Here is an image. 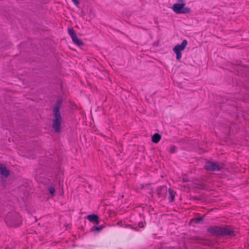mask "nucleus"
Listing matches in <instances>:
<instances>
[{
	"label": "nucleus",
	"instance_id": "f257e3e1",
	"mask_svg": "<svg viewBox=\"0 0 249 249\" xmlns=\"http://www.w3.org/2000/svg\"><path fill=\"white\" fill-rule=\"evenodd\" d=\"M61 105V102H57L53 109L54 118L53 120V127L56 132H59L60 129V125L62 122V117L59 109Z\"/></svg>",
	"mask_w": 249,
	"mask_h": 249
},
{
	"label": "nucleus",
	"instance_id": "f03ea898",
	"mask_svg": "<svg viewBox=\"0 0 249 249\" xmlns=\"http://www.w3.org/2000/svg\"><path fill=\"white\" fill-rule=\"evenodd\" d=\"M185 2L183 0H179L178 3L173 4V11L177 14H187L191 12L190 8L185 7Z\"/></svg>",
	"mask_w": 249,
	"mask_h": 249
},
{
	"label": "nucleus",
	"instance_id": "7ed1b4c3",
	"mask_svg": "<svg viewBox=\"0 0 249 249\" xmlns=\"http://www.w3.org/2000/svg\"><path fill=\"white\" fill-rule=\"evenodd\" d=\"M209 231L212 234L221 235H231L233 232L230 229L221 227H211Z\"/></svg>",
	"mask_w": 249,
	"mask_h": 249
},
{
	"label": "nucleus",
	"instance_id": "20e7f679",
	"mask_svg": "<svg viewBox=\"0 0 249 249\" xmlns=\"http://www.w3.org/2000/svg\"><path fill=\"white\" fill-rule=\"evenodd\" d=\"M187 45V41L184 39L180 44L176 45L173 49V52L176 54V58L179 60L182 57L181 52L183 51Z\"/></svg>",
	"mask_w": 249,
	"mask_h": 249
},
{
	"label": "nucleus",
	"instance_id": "39448f33",
	"mask_svg": "<svg viewBox=\"0 0 249 249\" xmlns=\"http://www.w3.org/2000/svg\"><path fill=\"white\" fill-rule=\"evenodd\" d=\"M68 32L69 35L71 36L73 42L74 44H76L79 46H80L83 44L82 41L77 37L75 33V31L73 28L69 29Z\"/></svg>",
	"mask_w": 249,
	"mask_h": 249
},
{
	"label": "nucleus",
	"instance_id": "423d86ee",
	"mask_svg": "<svg viewBox=\"0 0 249 249\" xmlns=\"http://www.w3.org/2000/svg\"><path fill=\"white\" fill-rule=\"evenodd\" d=\"M205 167L207 170L213 171H219L221 169V167L219 165L211 161L207 162Z\"/></svg>",
	"mask_w": 249,
	"mask_h": 249
},
{
	"label": "nucleus",
	"instance_id": "0eeeda50",
	"mask_svg": "<svg viewBox=\"0 0 249 249\" xmlns=\"http://www.w3.org/2000/svg\"><path fill=\"white\" fill-rule=\"evenodd\" d=\"M6 225L9 227H17L21 224L20 219H5Z\"/></svg>",
	"mask_w": 249,
	"mask_h": 249
},
{
	"label": "nucleus",
	"instance_id": "6e6552de",
	"mask_svg": "<svg viewBox=\"0 0 249 249\" xmlns=\"http://www.w3.org/2000/svg\"><path fill=\"white\" fill-rule=\"evenodd\" d=\"M0 173L1 175L7 177L9 174V171L6 167L2 164L0 163Z\"/></svg>",
	"mask_w": 249,
	"mask_h": 249
},
{
	"label": "nucleus",
	"instance_id": "1a4fd4ad",
	"mask_svg": "<svg viewBox=\"0 0 249 249\" xmlns=\"http://www.w3.org/2000/svg\"><path fill=\"white\" fill-rule=\"evenodd\" d=\"M161 139V136L158 133L154 134L152 137V141L154 143L159 142Z\"/></svg>",
	"mask_w": 249,
	"mask_h": 249
},
{
	"label": "nucleus",
	"instance_id": "9d476101",
	"mask_svg": "<svg viewBox=\"0 0 249 249\" xmlns=\"http://www.w3.org/2000/svg\"><path fill=\"white\" fill-rule=\"evenodd\" d=\"M169 194V201L173 202L175 199V193L172 189H169L168 190Z\"/></svg>",
	"mask_w": 249,
	"mask_h": 249
},
{
	"label": "nucleus",
	"instance_id": "9b49d317",
	"mask_svg": "<svg viewBox=\"0 0 249 249\" xmlns=\"http://www.w3.org/2000/svg\"><path fill=\"white\" fill-rule=\"evenodd\" d=\"M103 229L102 226H99L98 227H93L91 229L92 231H100Z\"/></svg>",
	"mask_w": 249,
	"mask_h": 249
},
{
	"label": "nucleus",
	"instance_id": "f8f14e48",
	"mask_svg": "<svg viewBox=\"0 0 249 249\" xmlns=\"http://www.w3.org/2000/svg\"><path fill=\"white\" fill-rule=\"evenodd\" d=\"M90 222L92 223L93 224H98L99 222V219H89Z\"/></svg>",
	"mask_w": 249,
	"mask_h": 249
},
{
	"label": "nucleus",
	"instance_id": "ddd939ff",
	"mask_svg": "<svg viewBox=\"0 0 249 249\" xmlns=\"http://www.w3.org/2000/svg\"><path fill=\"white\" fill-rule=\"evenodd\" d=\"M50 193L53 196L55 192V188L53 186H50L49 188Z\"/></svg>",
	"mask_w": 249,
	"mask_h": 249
},
{
	"label": "nucleus",
	"instance_id": "4468645a",
	"mask_svg": "<svg viewBox=\"0 0 249 249\" xmlns=\"http://www.w3.org/2000/svg\"><path fill=\"white\" fill-rule=\"evenodd\" d=\"M85 218H98V216L96 214H92L88 215Z\"/></svg>",
	"mask_w": 249,
	"mask_h": 249
},
{
	"label": "nucleus",
	"instance_id": "2eb2a0df",
	"mask_svg": "<svg viewBox=\"0 0 249 249\" xmlns=\"http://www.w3.org/2000/svg\"><path fill=\"white\" fill-rule=\"evenodd\" d=\"M176 147L175 146H172L170 148V152L171 153H174L176 152Z\"/></svg>",
	"mask_w": 249,
	"mask_h": 249
},
{
	"label": "nucleus",
	"instance_id": "dca6fc26",
	"mask_svg": "<svg viewBox=\"0 0 249 249\" xmlns=\"http://www.w3.org/2000/svg\"><path fill=\"white\" fill-rule=\"evenodd\" d=\"M72 1L76 7H78L79 3L77 0H72Z\"/></svg>",
	"mask_w": 249,
	"mask_h": 249
},
{
	"label": "nucleus",
	"instance_id": "f3484780",
	"mask_svg": "<svg viewBox=\"0 0 249 249\" xmlns=\"http://www.w3.org/2000/svg\"><path fill=\"white\" fill-rule=\"evenodd\" d=\"M202 220V219H199V218L193 219V221L194 220L195 221L194 222L196 223H199Z\"/></svg>",
	"mask_w": 249,
	"mask_h": 249
},
{
	"label": "nucleus",
	"instance_id": "a211bd4d",
	"mask_svg": "<svg viewBox=\"0 0 249 249\" xmlns=\"http://www.w3.org/2000/svg\"><path fill=\"white\" fill-rule=\"evenodd\" d=\"M138 226L140 228H142L144 226V223L142 222H140Z\"/></svg>",
	"mask_w": 249,
	"mask_h": 249
},
{
	"label": "nucleus",
	"instance_id": "6ab92c4d",
	"mask_svg": "<svg viewBox=\"0 0 249 249\" xmlns=\"http://www.w3.org/2000/svg\"><path fill=\"white\" fill-rule=\"evenodd\" d=\"M133 228L134 229H136V230H137V227H136H136H133Z\"/></svg>",
	"mask_w": 249,
	"mask_h": 249
},
{
	"label": "nucleus",
	"instance_id": "aec40b11",
	"mask_svg": "<svg viewBox=\"0 0 249 249\" xmlns=\"http://www.w3.org/2000/svg\"><path fill=\"white\" fill-rule=\"evenodd\" d=\"M199 218H202V217L201 216H200Z\"/></svg>",
	"mask_w": 249,
	"mask_h": 249
}]
</instances>
